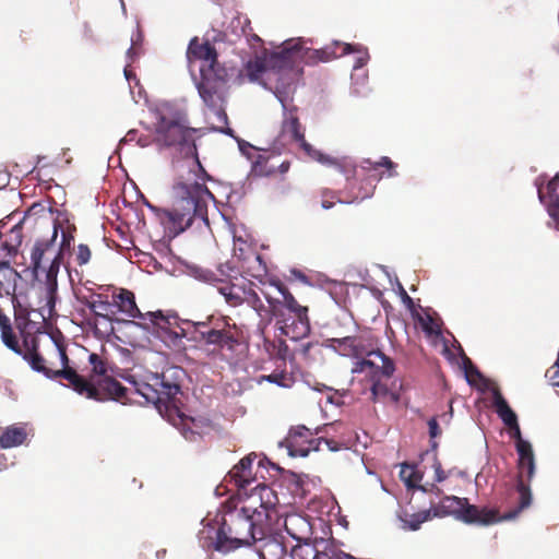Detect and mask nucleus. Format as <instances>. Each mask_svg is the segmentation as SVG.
<instances>
[{"instance_id": "obj_1", "label": "nucleus", "mask_w": 559, "mask_h": 559, "mask_svg": "<svg viewBox=\"0 0 559 559\" xmlns=\"http://www.w3.org/2000/svg\"><path fill=\"white\" fill-rule=\"evenodd\" d=\"M200 534L204 548L227 554L263 539L264 527L235 507L234 500H229L223 507L218 527H204Z\"/></svg>"}, {"instance_id": "obj_2", "label": "nucleus", "mask_w": 559, "mask_h": 559, "mask_svg": "<svg viewBox=\"0 0 559 559\" xmlns=\"http://www.w3.org/2000/svg\"><path fill=\"white\" fill-rule=\"evenodd\" d=\"M213 198L204 183L178 181L171 189V207L162 210L163 218L176 234L190 227L194 218L207 224V202Z\"/></svg>"}, {"instance_id": "obj_3", "label": "nucleus", "mask_w": 559, "mask_h": 559, "mask_svg": "<svg viewBox=\"0 0 559 559\" xmlns=\"http://www.w3.org/2000/svg\"><path fill=\"white\" fill-rule=\"evenodd\" d=\"M298 56V49H288L286 41L281 50L249 60L245 66L246 76L251 82L265 80L275 93H286L300 76V69L296 66Z\"/></svg>"}, {"instance_id": "obj_4", "label": "nucleus", "mask_w": 559, "mask_h": 559, "mask_svg": "<svg viewBox=\"0 0 559 559\" xmlns=\"http://www.w3.org/2000/svg\"><path fill=\"white\" fill-rule=\"evenodd\" d=\"M59 224L52 222L50 226V235L38 238L29 253V269L35 278L45 286L46 299L49 310L52 311L57 300L58 293V274L62 263L60 250L57 249Z\"/></svg>"}, {"instance_id": "obj_5", "label": "nucleus", "mask_w": 559, "mask_h": 559, "mask_svg": "<svg viewBox=\"0 0 559 559\" xmlns=\"http://www.w3.org/2000/svg\"><path fill=\"white\" fill-rule=\"evenodd\" d=\"M191 324V340L201 344L213 358H223L233 354L242 344V331L226 319L215 321L188 322Z\"/></svg>"}, {"instance_id": "obj_6", "label": "nucleus", "mask_w": 559, "mask_h": 559, "mask_svg": "<svg viewBox=\"0 0 559 559\" xmlns=\"http://www.w3.org/2000/svg\"><path fill=\"white\" fill-rule=\"evenodd\" d=\"M55 345L62 362V369L55 370L52 379L61 378L67 380V385L78 394L97 402L123 401L126 399L128 392L118 380L105 378L96 384L87 381L85 377L79 374L74 368L69 366L64 345L58 342Z\"/></svg>"}, {"instance_id": "obj_7", "label": "nucleus", "mask_w": 559, "mask_h": 559, "mask_svg": "<svg viewBox=\"0 0 559 559\" xmlns=\"http://www.w3.org/2000/svg\"><path fill=\"white\" fill-rule=\"evenodd\" d=\"M154 142L160 146L178 147L187 154L195 151V129L190 127L187 115L169 107L155 112Z\"/></svg>"}, {"instance_id": "obj_8", "label": "nucleus", "mask_w": 559, "mask_h": 559, "mask_svg": "<svg viewBox=\"0 0 559 559\" xmlns=\"http://www.w3.org/2000/svg\"><path fill=\"white\" fill-rule=\"evenodd\" d=\"M278 290L283 296L281 309L275 308L272 298L266 297V299L274 308V316L278 318L282 334L294 341L308 336L311 331L308 307L301 306L285 286L280 285Z\"/></svg>"}, {"instance_id": "obj_9", "label": "nucleus", "mask_w": 559, "mask_h": 559, "mask_svg": "<svg viewBox=\"0 0 559 559\" xmlns=\"http://www.w3.org/2000/svg\"><path fill=\"white\" fill-rule=\"evenodd\" d=\"M330 346L342 356L359 358L374 356L381 362L382 373L392 377L395 371L394 361L379 349H373V336L368 331H360L355 335L333 337L329 340Z\"/></svg>"}, {"instance_id": "obj_10", "label": "nucleus", "mask_w": 559, "mask_h": 559, "mask_svg": "<svg viewBox=\"0 0 559 559\" xmlns=\"http://www.w3.org/2000/svg\"><path fill=\"white\" fill-rule=\"evenodd\" d=\"M277 503L274 490L264 483H257L247 493L238 495L234 506L265 527L270 520V510Z\"/></svg>"}, {"instance_id": "obj_11", "label": "nucleus", "mask_w": 559, "mask_h": 559, "mask_svg": "<svg viewBox=\"0 0 559 559\" xmlns=\"http://www.w3.org/2000/svg\"><path fill=\"white\" fill-rule=\"evenodd\" d=\"M287 45L288 49H298L299 51L296 66L300 69V73L302 72V68L300 67L301 61L309 64L329 62L335 58L359 51L357 46L340 41H334L321 49L305 48L300 43L287 41Z\"/></svg>"}, {"instance_id": "obj_12", "label": "nucleus", "mask_w": 559, "mask_h": 559, "mask_svg": "<svg viewBox=\"0 0 559 559\" xmlns=\"http://www.w3.org/2000/svg\"><path fill=\"white\" fill-rule=\"evenodd\" d=\"M353 372H365L370 377L372 402H385L386 400L393 402L397 401V396L391 392L388 386V381L391 377H386L382 373L381 365L376 364L373 360L362 358L355 362Z\"/></svg>"}, {"instance_id": "obj_13", "label": "nucleus", "mask_w": 559, "mask_h": 559, "mask_svg": "<svg viewBox=\"0 0 559 559\" xmlns=\"http://www.w3.org/2000/svg\"><path fill=\"white\" fill-rule=\"evenodd\" d=\"M286 447L292 456H307L311 451H318L321 442L329 444L323 438H314L312 431L306 426L292 428L285 439Z\"/></svg>"}, {"instance_id": "obj_14", "label": "nucleus", "mask_w": 559, "mask_h": 559, "mask_svg": "<svg viewBox=\"0 0 559 559\" xmlns=\"http://www.w3.org/2000/svg\"><path fill=\"white\" fill-rule=\"evenodd\" d=\"M258 459L255 453L242 457L227 474L225 481L237 488V495L247 493L253 484L259 483L253 471V462Z\"/></svg>"}, {"instance_id": "obj_15", "label": "nucleus", "mask_w": 559, "mask_h": 559, "mask_svg": "<svg viewBox=\"0 0 559 559\" xmlns=\"http://www.w3.org/2000/svg\"><path fill=\"white\" fill-rule=\"evenodd\" d=\"M187 58L190 64L194 61H201L200 75L207 74L209 71L217 72L218 69H224L219 66L217 60V52L215 47L210 41H200L198 37L190 40Z\"/></svg>"}, {"instance_id": "obj_16", "label": "nucleus", "mask_w": 559, "mask_h": 559, "mask_svg": "<svg viewBox=\"0 0 559 559\" xmlns=\"http://www.w3.org/2000/svg\"><path fill=\"white\" fill-rule=\"evenodd\" d=\"M81 302H83L93 312L94 317L93 320L90 321V324L94 325L95 332L99 331L100 324H104L105 334H109L114 331L111 322L112 316L115 314V306L107 300L106 296L97 294L95 295V298L91 300L84 298Z\"/></svg>"}, {"instance_id": "obj_17", "label": "nucleus", "mask_w": 559, "mask_h": 559, "mask_svg": "<svg viewBox=\"0 0 559 559\" xmlns=\"http://www.w3.org/2000/svg\"><path fill=\"white\" fill-rule=\"evenodd\" d=\"M535 473V461L532 460V466L527 461L519 462V475L516 489L519 492V506L509 511L506 519H514L525 508L530 507L532 502V493L528 483L533 478Z\"/></svg>"}, {"instance_id": "obj_18", "label": "nucleus", "mask_w": 559, "mask_h": 559, "mask_svg": "<svg viewBox=\"0 0 559 559\" xmlns=\"http://www.w3.org/2000/svg\"><path fill=\"white\" fill-rule=\"evenodd\" d=\"M282 134L289 136L292 141L298 143L300 148L310 158L313 157V153L318 152V150H316L305 139L304 129H302L301 123L297 117V108L296 107H293L289 109H287L285 107L284 119L282 122Z\"/></svg>"}, {"instance_id": "obj_19", "label": "nucleus", "mask_w": 559, "mask_h": 559, "mask_svg": "<svg viewBox=\"0 0 559 559\" xmlns=\"http://www.w3.org/2000/svg\"><path fill=\"white\" fill-rule=\"evenodd\" d=\"M335 545L323 538L297 543L292 549L293 559H331Z\"/></svg>"}, {"instance_id": "obj_20", "label": "nucleus", "mask_w": 559, "mask_h": 559, "mask_svg": "<svg viewBox=\"0 0 559 559\" xmlns=\"http://www.w3.org/2000/svg\"><path fill=\"white\" fill-rule=\"evenodd\" d=\"M508 512L503 515L499 514L497 509L489 508H478L477 506L463 504L460 515H457V520L464 522L466 524H478V525H491L501 521H507L506 516Z\"/></svg>"}, {"instance_id": "obj_21", "label": "nucleus", "mask_w": 559, "mask_h": 559, "mask_svg": "<svg viewBox=\"0 0 559 559\" xmlns=\"http://www.w3.org/2000/svg\"><path fill=\"white\" fill-rule=\"evenodd\" d=\"M207 71V74H201V80L197 84V87L206 106L216 108L219 99L217 94L218 86L225 82L226 70L218 69L217 72H212V70Z\"/></svg>"}, {"instance_id": "obj_22", "label": "nucleus", "mask_w": 559, "mask_h": 559, "mask_svg": "<svg viewBox=\"0 0 559 559\" xmlns=\"http://www.w3.org/2000/svg\"><path fill=\"white\" fill-rule=\"evenodd\" d=\"M158 381V373L152 374L148 382L131 380V388L123 386L128 392L126 399L118 402L127 404L132 400V395L138 394L143 396L147 403L154 404L162 412L160 397L157 392Z\"/></svg>"}, {"instance_id": "obj_23", "label": "nucleus", "mask_w": 559, "mask_h": 559, "mask_svg": "<svg viewBox=\"0 0 559 559\" xmlns=\"http://www.w3.org/2000/svg\"><path fill=\"white\" fill-rule=\"evenodd\" d=\"M12 304L14 308L15 325L23 341L28 337L38 338L36 334L40 331V323L29 319V309L22 306L16 296H13Z\"/></svg>"}, {"instance_id": "obj_24", "label": "nucleus", "mask_w": 559, "mask_h": 559, "mask_svg": "<svg viewBox=\"0 0 559 559\" xmlns=\"http://www.w3.org/2000/svg\"><path fill=\"white\" fill-rule=\"evenodd\" d=\"M178 316L175 313H165L162 310L148 311L144 313L141 322L135 324L141 329L157 335L164 329H168L171 324H177Z\"/></svg>"}, {"instance_id": "obj_25", "label": "nucleus", "mask_w": 559, "mask_h": 559, "mask_svg": "<svg viewBox=\"0 0 559 559\" xmlns=\"http://www.w3.org/2000/svg\"><path fill=\"white\" fill-rule=\"evenodd\" d=\"M538 197L559 228V175L550 179L545 188L538 187Z\"/></svg>"}, {"instance_id": "obj_26", "label": "nucleus", "mask_w": 559, "mask_h": 559, "mask_svg": "<svg viewBox=\"0 0 559 559\" xmlns=\"http://www.w3.org/2000/svg\"><path fill=\"white\" fill-rule=\"evenodd\" d=\"M257 543H261L257 548L259 559H284L286 556L287 550L282 537L266 536V526L264 527L263 539H259Z\"/></svg>"}, {"instance_id": "obj_27", "label": "nucleus", "mask_w": 559, "mask_h": 559, "mask_svg": "<svg viewBox=\"0 0 559 559\" xmlns=\"http://www.w3.org/2000/svg\"><path fill=\"white\" fill-rule=\"evenodd\" d=\"M284 528L297 543L306 542L310 539L312 535L310 521L298 513L288 514L285 518Z\"/></svg>"}, {"instance_id": "obj_28", "label": "nucleus", "mask_w": 559, "mask_h": 559, "mask_svg": "<svg viewBox=\"0 0 559 559\" xmlns=\"http://www.w3.org/2000/svg\"><path fill=\"white\" fill-rule=\"evenodd\" d=\"M24 349L22 350L23 358L31 365V367L44 373L46 377L52 379L53 370L45 366L44 357L38 353V338H26L23 343Z\"/></svg>"}, {"instance_id": "obj_29", "label": "nucleus", "mask_w": 559, "mask_h": 559, "mask_svg": "<svg viewBox=\"0 0 559 559\" xmlns=\"http://www.w3.org/2000/svg\"><path fill=\"white\" fill-rule=\"evenodd\" d=\"M312 159L319 162L322 165L334 167L337 171L345 176L347 181L353 179L356 175V165L348 157H331L318 151L317 153H313Z\"/></svg>"}, {"instance_id": "obj_30", "label": "nucleus", "mask_w": 559, "mask_h": 559, "mask_svg": "<svg viewBox=\"0 0 559 559\" xmlns=\"http://www.w3.org/2000/svg\"><path fill=\"white\" fill-rule=\"evenodd\" d=\"M463 504H467V498L444 496L438 504H432L431 509L435 518L453 516L457 520Z\"/></svg>"}, {"instance_id": "obj_31", "label": "nucleus", "mask_w": 559, "mask_h": 559, "mask_svg": "<svg viewBox=\"0 0 559 559\" xmlns=\"http://www.w3.org/2000/svg\"><path fill=\"white\" fill-rule=\"evenodd\" d=\"M21 275L10 265V261H0V297L15 295L16 282Z\"/></svg>"}, {"instance_id": "obj_32", "label": "nucleus", "mask_w": 559, "mask_h": 559, "mask_svg": "<svg viewBox=\"0 0 559 559\" xmlns=\"http://www.w3.org/2000/svg\"><path fill=\"white\" fill-rule=\"evenodd\" d=\"M115 305L118 309L129 316L130 318L142 320L144 313L140 311L136 306L134 294L128 289H120V292L114 296Z\"/></svg>"}, {"instance_id": "obj_33", "label": "nucleus", "mask_w": 559, "mask_h": 559, "mask_svg": "<svg viewBox=\"0 0 559 559\" xmlns=\"http://www.w3.org/2000/svg\"><path fill=\"white\" fill-rule=\"evenodd\" d=\"M241 269L243 272L257 280H262L267 274L266 263L261 254L251 251L242 259Z\"/></svg>"}, {"instance_id": "obj_34", "label": "nucleus", "mask_w": 559, "mask_h": 559, "mask_svg": "<svg viewBox=\"0 0 559 559\" xmlns=\"http://www.w3.org/2000/svg\"><path fill=\"white\" fill-rule=\"evenodd\" d=\"M27 439V431L24 426H8L0 435V449H11L22 445Z\"/></svg>"}, {"instance_id": "obj_35", "label": "nucleus", "mask_w": 559, "mask_h": 559, "mask_svg": "<svg viewBox=\"0 0 559 559\" xmlns=\"http://www.w3.org/2000/svg\"><path fill=\"white\" fill-rule=\"evenodd\" d=\"M492 404L495 406L496 413L501 418L506 426H515L516 425V414L509 406L508 402L501 394L499 389L492 390Z\"/></svg>"}, {"instance_id": "obj_36", "label": "nucleus", "mask_w": 559, "mask_h": 559, "mask_svg": "<svg viewBox=\"0 0 559 559\" xmlns=\"http://www.w3.org/2000/svg\"><path fill=\"white\" fill-rule=\"evenodd\" d=\"M158 380L160 383H158L157 392L160 397L162 406L165 408L175 406L176 395L180 391V385L178 383L166 380L165 373L158 374Z\"/></svg>"}, {"instance_id": "obj_37", "label": "nucleus", "mask_w": 559, "mask_h": 559, "mask_svg": "<svg viewBox=\"0 0 559 559\" xmlns=\"http://www.w3.org/2000/svg\"><path fill=\"white\" fill-rule=\"evenodd\" d=\"M188 333L189 332L183 328H180L179 323L177 322V324H171L168 326V329H164V331H160L155 336L159 338L167 347L179 349L182 344V337H186Z\"/></svg>"}, {"instance_id": "obj_38", "label": "nucleus", "mask_w": 559, "mask_h": 559, "mask_svg": "<svg viewBox=\"0 0 559 559\" xmlns=\"http://www.w3.org/2000/svg\"><path fill=\"white\" fill-rule=\"evenodd\" d=\"M88 362L92 366V372L86 379L87 381L93 382L94 384L98 383L100 380L105 378L114 379L112 377L107 374L108 371V362L105 358L99 356L96 353H92L88 356Z\"/></svg>"}, {"instance_id": "obj_39", "label": "nucleus", "mask_w": 559, "mask_h": 559, "mask_svg": "<svg viewBox=\"0 0 559 559\" xmlns=\"http://www.w3.org/2000/svg\"><path fill=\"white\" fill-rule=\"evenodd\" d=\"M22 226L16 224L10 229L7 238L2 242V247L7 251V255L13 257L17 253V249L22 243Z\"/></svg>"}, {"instance_id": "obj_40", "label": "nucleus", "mask_w": 559, "mask_h": 559, "mask_svg": "<svg viewBox=\"0 0 559 559\" xmlns=\"http://www.w3.org/2000/svg\"><path fill=\"white\" fill-rule=\"evenodd\" d=\"M253 173L260 177H270L277 174L276 163L274 156L259 155L253 164Z\"/></svg>"}, {"instance_id": "obj_41", "label": "nucleus", "mask_w": 559, "mask_h": 559, "mask_svg": "<svg viewBox=\"0 0 559 559\" xmlns=\"http://www.w3.org/2000/svg\"><path fill=\"white\" fill-rule=\"evenodd\" d=\"M0 329H1V338L4 345L13 350L16 354H22V350L24 349L23 346L19 344V341L12 330L10 319L8 318L5 322L0 321Z\"/></svg>"}, {"instance_id": "obj_42", "label": "nucleus", "mask_w": 559, "mask_h": 559, "mask_svg": "<svg viewBox=\"0 0 559 559\" xmlns=\"http://www.w3.org/2000/svg\"><path fill=\"white\" fill-rule=\"evenodd\" d=\"M0 329H1V338L4 345L13 350L16 354H22V350L24 349L23 346L19 344V341L12 330L10 319L8 318L5 322L0 321Z\"/></svg>"}, {"instance_id": "obj_43", "label": "nucleus", "mask_w": 559, "mask_h": 559, "mask_svg": "<svg viewBox=\"0 0 559 559\" xmlns=\"http://www.w3.org/2000/svg\"><path fill=\"white\" fill-rule=\"evenodd\" d=\"M360 167L366 171H377L379 168L384 167L388 170V177H395L397 175L395 170L396 164L386 156L380 157L377 162H372L369 158L362 159Z\"/></svg>"}, {"instance_id": "obj_44", "label": "nucleus", "mask_w": 559, "mask_h": 559, "mask_svg": "<svg viewBox=\"0 0 559 559\" xmlns=\"http://www.w3.org/2000/svg\"><path fill=\"white\" fill-rule=\"evenodd\" d=\"M432 518L435 516L432 509L430 508L413 514H405L403 522L409 530L417 531L424 522L429 521Z\"/></svg>"}, {"instance_id": "obj_45", "label": "nucleus", "mask_w": 559, "mask_h": 559, "mask_svg": "<svg viewBox=\"0 0 559 559\" xmlns=\"http://www.w3.org/2000/svg\"><path fill=\"white\" fill-rule=\"evenodd\" d=\"M261 379L271 383H275L282 388H292L295 383V377L293 373H289L285 370H275L267 376H262Z\"/></svg>"}, {"instance_id": "obj_46", "label": "nucleus", "mask_w": 559, "mask_h": 559, "mask_svg": "<svg viewBox=\"0 0 559 559\" xmlns=\"http://www.w3.org/2000/svg\"><path fill=\"white\" fill-rule=\"evenodd\" d=\"M218 290L225 297L226 301L233 307H237L243 302L242 296L239 294L237 286L234 284H225L221 286Z\"/></svg>"}, {"instance_id": "obj_47", "label": "nucleus", "mask_w": 559, "mask_h": 559, "mask_svg": "<svg viewBox=\"0 0 559 559\" xmlns=\"http://www.w3.org/2000/svg\"><path fill=\"white\" fill-rule=\"evenodd\" d=\"M421 478H423L421 474H419L418 472L413 471L411 468L409 475L407 477H405L404 479H405V484L408 488H417L419 490L427 492L428 489L425 486H416V483L421 480ZM429 491L436 492L437 495L441 493V489L435 485H431V488L429 489Z\"/></svg>"}, {"instance_id": "obj_48", "label": "nucleus", "mask_w": 559, "mask_h": 559, "mask_svg": "<svg viewBox=\"0 0 559 559\" xmlns=\"http://www.w3.org/2000/svg\"><path fill=\"white\" fill-rule=\"evenodd\" d=\"M242 294L243 302H247L258 313H261V311L264 310V305L255 290H253L252 288L243 289Z\"/></svg>"}, {"instance_id": "obj_49", "label": "nucleus", "mask_w": 559, "mask_h": 559, "mask_svg": "<svg viewBox=\"0 0 559 559\" xmlns=\"http://www.w3.org/2000/svg\"><path fill=\"white\" fill-rule=\"evenodd\" d=\"M516 451L519 454V462L527 461L530 463V465L532 466V460H534V453H533L531 443L528 441L520 439V441L516 442Z\"/></svg>"}, {"instance_id": "obj_50", "label": "nucleus", "mask_w": 559, "mask_h": 559, "mask_svg": "<svg viewBox=\"0 0 559 559\" xmlns=\"http://www.w3.org/2000/svg\"><path fill=\"white\" fill-rule=\"evenodd\" d=\"M75 262L78 265L82 266L90 262L92 257V251L87 245L80 243L74 251Z\"/></svg>"}, {"instance_id": "obj_51", "label": "nucleus", "mask_w": 559, "mask_h": 559, "mask_svg": "<svg viewBox=\"0 0 559 559\" xmlns=\"http://www.w3.org/2000/svg\"><path fill=\"white\" fill-rule=\"evenodd\" d=\"M464 369H465V373H466V379L471 384L474 383L475 378H477V379L483 378V374L480 373V371L477 369V367H475L473 365V362L471 361V359L468 357H465Z\"/></svg>"}, {"instance_id": "obj_52", "label": "nucleus", "mask_w": 559, "mask_h": 559, "mask_svg": "<svg viewBox=\"0 0 559 559\" xmlns=\"http://www.w3.org/2000/svg\"><path fill=\"white\" fill-rule=\"evenodd\" d=\"M61 242L59 246H57V249L60 250L61 252V257L63 258V254L66 251H70L71 249V243L73 242L74 240V236L73 234L68 230V231H62V237H61Z\"/></svg>"}, {"instance_id": "obj_53", "label": "nucleus", "mask_w": 559, "mask_h": 559, "mask_svg": "<svg viewBox=\"0 0 559 559\" xmlns=\"http://www.w3.org/2000/svg\"><path fill=\"white\" fill-rule=\"evenodd\" d=\"M433 468H435V480L437 483H442L443 480L447 479L448 475L443 471L442 465L437 457H435Z\"/></svg>"}, {"instance_id": "obj_54", "label": "nucleus", "mask_w": 559, "mask_h": 559, "mask_svg": "<svg viewBox=\"0 0 559 559\" xmlns=\"http://www.w3.org/2000/svg\"><path fill=\"white\" fill-rule=\"evenodd\" d=\"M428 427H429V436H430V438L435 439V438H437V437H439L441 435V429L439 427V424H438L436 417H432V418L429 419Z\"/></svg>"}, {"instance_id": "obj_55", "label": "nucleus", "mask_w": 559, "mask_h": 559, "mask_svg": "<svg viewBox=\"0 0 559 559\" xmlns=\"http://www.w3.org/2000/svg\"><path fill=\"white\" fill-rule=\"evenodd\" d=\"M236 21L238 25L241 26V31L245 36L252 31L251 21L247 16H238Z\"/></svg>"}, {"instance_id": "obj_56", "label": "nucleus", "mask_w": 559, "mask_h": 559, "mask_svg": "<svg viewBox=\"0 0 559 559\" xmlns=\"http://www.w3.org/2000/svg\"><path fill=\"white\" fill-rule=\"evenodd\" d=\"M197 274V276L204 282L215 281V273L210 270H199Z\"/></svg>"}, {"instance_id": "obj_57", "label": "nucleus", "mask_w": 559, "mask_h": 559, "mask_svg": "<svg viewBox=\"0 0 559 559\" xmlns=\"http://www.w3.org/2000/svg\"><path fill=\"white\" fill-rule=\"evenodd\" d=\"M247 40L248 43L252 46V47H257V46H261L262 45V39L255 34L253 33V29L251 32H249L247 35Z\"/></svg>"}, {"instance_id": "obj_58", "label": "nucleus", "mask_w": 559, "mask_h": 559, "mask_svg": "<svg viewBox=\"0 0 559 559\" xmlns=\"http://www.w3.org/2000/svg\"><path fill=\"white\" fill-rule=\"evenodd\" d=\"M154 141V139L152 140L150 135H143V134H139L138 139H136V144L141 147H146L148 146L152 142Z\"/></svg>"}, {"instance_id": "obj_59", "label": "nucleus", "mask_w": 559, "mask_h": 559, "mask_svg": "<svg viewBox=\"0 0 559 559\" xmlns=\"http://www.w3.org/2000/svg\"><path fill=\"white\" fill-rule=\"evenodd\" d=\"M139 136V132L136 130H130L127 132L126 136L123 138V142H135Z\"/></svg>"}, {"instance_id": "obj_60", "label": "nucleus", "mask_w": 559, "mask_h": 559, "mask_svg": "<svg viewBox=\"0 0 559 559\" xmlns=\"http://www.w3.org/2000/svg\"><path fill=\"white\" fill-rule=\"evenodd\" d=\"M277 173L284 175L286 174L290 168V162L289 160H283L281 164H276Z\"/></svg>"}, {"instance_id": "obj_61", "label": "nucleus", "mask_w": 559, "mask_h": 559, "mask_svg": "<svg viewBox=\"0 0 559 559\" xmlns=\"http://www.w3.org/2000/svg\"><path fill=\"white\" fill-rule=\"evenodd\" d=\"M510 428V430L513 431V437L516 439V442L520 441V439H522L521 437V430H520V426H519V423L516 421V425L515 426H508Z\"/></svg>"}, {"instance_id": "obj_62", "label": "nucleus", "mask_w": 559, "mask_h": 559, "mask_svg": "<svg viewBox=\"0 0 559 559\" xmlns=\"http://www.w3.org/2000/svg\"><path fill=\"white\" fill-rule=\"evenodd\" d=\"M510 428V430L513 431V437L516 439V442L520 441V439H522L521 437V430H520V426H519V423L516 421V425L515 426H508Z\"/></svg>"}, {"instance_id": "obj_63", "label": "nucleus", "mask_w": 559, "mask_h": 559, "mask_svg": "<svg viewBox=\"0 0 559 559\" xmlns=\"http://www.w3.org/2000/svg\"><path fill=\"white\" fill-rule=\"evenodd\" d=\"M293 275H295L297 278H299L301 282H308L307 281V276L300 272V271H297V270H294L293 272Z\"/></svg>"}, {"instance_id": "obj_64", "label": "nucleus", "mask_w": 559, "mask_h": 559, "mask_svg": "<svg viewBox=\"0 0 559 559\" xmlns=\"http://www.w3.org/2000/svg\"><path fill=\"white\" fill-rule=\"evenodd\" d=\"M334 204H335L334 201H330V200H326V199H323L322 203H321L322 207L325 209V210L331 209Z\"/></svg>"}]
</instances>
